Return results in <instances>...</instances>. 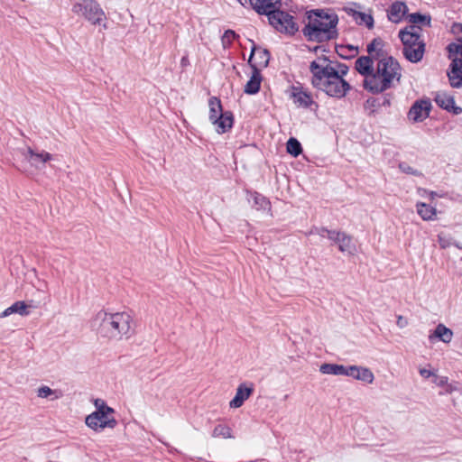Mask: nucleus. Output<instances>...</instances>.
Segmentation results:
<instances>
[{"mask_svg":"<svg viewBox=\"0 0 462 462\" xmlns=\"http://www.w3.org/2000/svg\"><path fill=\"white\" fill-rule=\"evenodd\" d=\"M312 73V84L315 88L326 92L330 97H343L349 90V84L338 77L335 68L330 66L326 58L313 60L310 66Z\"/></svg>","mask_w":462,"mask_h":462,"instance_id":"nucleus-1","label":"nucleus"},{"mask_svg":"<svg viewBox=\"0 0 462 462\" xmlns=\"http://www.w3.org/2000/svg\"><path fill=\"white\" fill-rule=\"evenodd\" d=\"M338 17L333 12L312 10L308 13V23L302 32L309 41L324 42L337 37Z\"/></svg>","mask_w":462,"mask_h":462,"instance_id":"nucleus-2","label":"nucleus"},{"mask_svg":"<svg viewBox=\"0 0 462 462\" xmlns=\"http://www.w3.org/2000/svg\"><path fill=\"white\" fill-rule=\"evenodd\" d=\"M402 69L399 62L393 57L378 60L376 70L364 79L365 89L373 94L382 93L393 88L401 79Z\"/></svg>","mask_w":462,"mask_h":462,"instance_id":"nucleus-3","label":"nucleus"},{"mask_svg":"<svg viewBox=\"0 0 462 462\" xmlns=\"http://www.w3.org/2000/svg\"><path fill=\"white\" fill-rule=\"evenodd\" d=\"M131 324L132 318L127 312L100 311L96 315L92 326L100 336L119 340L130 337Z\"/></svg>","mask_w":462,"mask_h":462,"instance_id":"nucleus-4","label":"nucleus"},{"mask_svg":"<svg viewBox=\"0 0 462 462\" xmlns=\"http://www.w3.org/2000/svg\"><path fill=\"white\" fill-rule=\"evenodd\" d=\"M420 27L410 25L399 32L403 45L402 53L412 63L419 62L425 51V44L423 40L420 39Z\"/></svg>","mask_w":462,"mask_h":462,"instance_id":"nucleus-5","label":"nucleus"},{"mask_svg":"<svg viewBox=\"0 0 462 462\" xmlns=\"http://www.w3.org/2000/svg\"><path fill=\"white\" fill-rule=\"evenodd\" d=\"M209 120L216 125L218 134H224L231 129L233 125V116L230 112H223L220 100L212 97L208 100Z\"/></svg>","mask_w":462,"mask_h":462,"instance_id":"nucleus-6","label":"nucleus"},{"mask_svg":"<svg viewBox=\"0 0 462 462\" xmlns=\"http://www.w3.org/2000/svg\"><path fill=\"white\" fill-rule=\"evenodd\" d=\"M72 12L81 14L93 24H100L106 19L104 11L94 0H81L72 7Z\"/></svg>","mask_w":462,"mask_h":462,"instance_id":"nucleus-7","label":"nucleus"},{"mask_svg":"<svg viewBox=\"0 0 462 462\" xmlns=\"http://www.w3.org/2000/svg\"><path fill=\"white\" fill-rule=\"evenodd\" d=\"M267 16L270 24L281 32L293 34L298 30L293 16L289 14L284 7L275 9Z\"/></svg>","mask_w":462,"mask_h":462,"instance_id":"nucleus-8","label":"nucleus"},{"mask_svg":"<svg viewBox=\"0 0 462 462\" xmlns=\"http://www.w3.org/2000/svg\"><path fill=\"white\" fill-rule=\"evenodd\" d=\"M85 423L91 430L99 431L105 428H115L116 420L112 417V414L95 411L86 417Z\"/></svg>","mask_w":462,"mask_h":462,"instance_id":"nucleus-9","label":"nucleus"},{"mask_svg":"<svg viewBox=\"0 0 462 462\" xmlns=\"http://www.w3.org/2000/svg\"><path fill=\"white\" fill-rule=\"evenodd\" d=\"M328 239L336 243L342 253L354 255L356 252V247L353 242L352 236H348L345 232H328Z\"/></svg>","mask_w":462,"mask_h":462,"instance_id":"nucleus-10","label":"nucleus"},{"mask_svg":"<svg viewBox=\"0 0 462 462\" xmlns=\"http://www.w3.org/2000/svg\"><path fill=\"white\" fill-rule=\"evenodd\" d=\"M24 159L34 168L38 170L43 169L45 163L52 160L53 156L48 152L40 151L36 152L32 148L28 147L27 150L23 153Z\"/></svg>","mask_w":462,"mask_h":462,"instance_id":"nucleus-11","label":"nucleus"},{"mask_svg":"<svg viewBox=\"0 0 462 462\" xmlns=\"http://www.w3.org/2000/svg\"><path fill=\"white\" fill-rule=\"evenodd\" d=\"M287 0H249L251 6L261 14H270L277 8L287 6Z\"/></svg>","mask_w":462,"mask_h":462,"instance_id":"nucleus-12","label":"nucleus"},{"mask_svg":"<svg viewBox=\"0 0 462 462\" xmlns=\"http://www.w3.org/2000/svg\"><path fill=\"white\" fill-rule=\"evenodd\" d=\"M255 51H256V48L254 46L252 48L250 58L248 60V62L251 64V66L253 68V73H252L250 79L247 81V83L245 86V92L249 95L256 94L259 91L261 81H262V76H261L259 69H257L255 65L251 63L252 59L255 53Z\"/></svg>","mask_w":462,"mask_h":462,"instance_id":"nucleus-13","label":"nucleus"},{"mask_svg":"<svg viewBox=\"0 0 462 462\" xmlns=\"http://www.w3.org/2000/svg\"><path fill=\"white\" fill-rule=\"evenodd\" d=\"M430 103L427 100L417 101L411 107L408 116L413 122H421L429 116Z\"/></svg>","mask_w":462,"mask_h":462,"instance_id":"nucleus-14","label":"nucleus"},{"mask_svg":"<svg viewBox=\"0 0 462 462\" xmlns=\"http://www.w3.org/2000/svg\"><path fill=\"white\" fill-rule=\"evenodd\" d=\"M448 77L452 88L462 87V59L453 58L448 70Z\"/></svg>","mask_w":462,"mask_h":462,"instance_id":"nucleus-15","label":"nucleus"},{"mask_svg":"<svg viewBox=\"0 0 462 462\" xmlns=\"http://www.w3.org/2000/svg\"><path fill=\"white\" fill-rule=\"evenodd\" d=\"M253 391V386H247L245 383L239 384L235 397L229 402V406L231 408H240L245 401L251 396Z\"/></svg>","mask_w":462,"mask_h":462,"instance_id":"nucleus-16","label":"nucleus"},{"mask_svg":"<svg viewBox=\"0 0 462 462\" xmlns=\"http://www.w3.org/2000/svg\"><path fill=\"white\" fill-rule=\"evenodd\" d=\"M374 60L375 59L371 56H362L356 60V69L365 77V79L374 71Z\"/></svg>","mask_w":462,"mask_h":462,"instance_id":"nucleus-17","label":"nucleus"},{"mask_svg":"<svg viewBox=\"0 0 462 462\" xmlns=\"http://www.w3.org/2000/svg\"><path fill=\"white\" fill-rule=\"evenodd\" d=\"M453 331L444 324H439L434 331L429 336L430 341L438 338L443 343H449L453 338Z\"/></svg>","mask_w":462,"mask_h":462,"instance_id":"nucleus-18","label":"nucleus"},{"mask_svg":"<svg viewBox=\"0 0 462 462\" xmlns=\"http://www.w3.org/2000/svg\"><path fill=\"white\" fill-rule=\"evenodd\" d=\"M344 10L348 15L353 17L356 23L360 25L365 24L368 28H372L374 26V19L372 15L356 11L351 7H346Z\"/></svg>","mask_w":462,"mask_h":462,"instance_id":"nucleus-19","label":"nucleus"},{"mask_svg":"<svg viewBox=\"0 0 462 462\" xmlns=\"http://www.w3.org/2000/svg\"><path fill=\"white\" fill-rule=\"evenodd\" d=\"M406 11L407 6L404 3L395 2L391 5L390 10L388 11V18L393 23H398L405 14Z\"/></svg>","mask_w":462,"mask_h":462,"instance_id":"nucleus-20","label":"nucleus"},{"mask_svg":"<svg viewBox=\"0 0 462 462\" xmlns=\"http://www.w3.org/2000/svg\"><path fill=\"white\" fill-rule=\"evenodd\" d=\"M416 209H417L418 215L424 221H430V220H434L436 218L437 209L434 207H431L423 202H418L416 204Z\"/></svg>","mask_w":462,"mask_h":462,"instance_id":"nucleus-21","label":"nucleus"},{"mask_svg":"<svg viewBox=\"0 0 462 462\" xmlns=\"http://www.w3.org/2000/svg\"><path fill=\"white\" fill-rule=\"evenodd\" d=\"M28 305L24 301H16L7 309H5L1 314L0 318H5L12 314L17 313L22 316H26L29 314Z\"/></svg>","mask_w":462,"mask_h":462,"instance_id":"nucleus-22","label":"nucleus"},{"mask_svg":"<svg viewBox=\"0 0 462 462\" xmlns=\"http://www.w3.org/2000/svg\"><path fill=\"white\" fill-rule=\"evenodd\" d=\"M383 47V42L379 38H375L367 45V52L369 53V56L374 58L375 60H380L384 58Z\"/></svg>","mask_w":462,"mask_h":462,"instance_id":"nucleus-23","label":"nucleus"},{"mask_svg":"<svg viewBox=\"0 0 462 462\" xmlns=\"http://www.w3.org/2000/svg\"><path fill=\"white\" fill-rule=\"evenodd\" d=\"M37 397L41 399H49L51 401H55L62 396V393L60 390H53L47 385H42L36 391Z\"/></svg>","mask_w":462,"mask_h":462,"instance_id":"nucleus-24","label":"nucleus"},{"mask_svg":"<svg viewBox=\"0 0 462 462\" xmlns=\"http://www.w3.org/2000/svg\"><path fill=\"white\" fill-rule=\"evenodd\" d=\"M319 371L324 374L345 375L346 366L337 364H322Z\"/></svg>","mask_w":462,"mask_h":462,"instance_id":"nucleus-25","label":"nucleus"},{"mask_svg":"<svg viewBox=\"0 0 462 462\" xmlns=\"http://www.w3.org/2000/svg\"><path fill=\"white\" fill-rule=\"evenodd\" d=\"M435 102L438 106L448 111H451V108L454 107L455 105L454 97L446 93H438L435 97Z\"/></svg>","mask_w":462,"mask_h":462,"instance_id":"nucleus-26","label":"nucleus"},{"mask_svg":"<svg viewBox=\"0 0 462 462\" xmlns=\"http://www.w3.org/2000/svg\"><path fill=\"white\" fill-rule=\"evenodd\" d=\"M294 103L299 106L309 107L312 103L311 97L303 91H295L292 93Z\"/></svg>","mask_w":462,"mask_h":462,"instance_id":"nucleus-27","label":"nucleus"},{"mask_svg":"<svg viewBox=\"0 0 462 462\" xmlns=\"http://www.w3.org/2000/svg\"><path fill=\"white\" fill-rule=\"evenodd\" d=\"M212 437L213 438L222 437L225 439L234 438V436L232 434L231 428L226 425H222V424H218L214 428L213 432H212Z\"/></svg>","mask_w":462,"mask_h":462,"instance_id":"nucleus-28","label":"nucleus"},{"mask_svg":"<svg viewBox=\"0 0 462 462\" xmlns=\"http://www.w3.org/2000/svg\"><path fill=\"white\" fill-rule=\"evenodd\" d=\"M287 152L293 157L299 156L302 152L300 143L297 139L291 137L287 142Z\"/></svg>","mask_w":462,"mask_h":462,"instance_id":"nucleus-29","label":"nucleus"},{"mask_svg":"<svg viewBox=\"0 0 462 462\" xmlns=\"http://www.w3.org/2000/svg\"><path fill=\"white\" fill-rule=\"evenodd\" d=\"M410 22L412 23L411 25H416L420 27V24H427L429 25L430 23V17L428 15H423L419 13L411 14Z\"/></svg>","mask_w":462,"mask_h":462,"instance_id":"nucleus-30","label":"nucleus"},{"mask_svg":"<svg viewBox=\"0 0 462 462\" xmlns=\"http://www.w3.org/2000/svg\"><path fill=\"white\" fill-rule=\"evenodd\" d=\"M374 379L373 372L366 367H359V374L356 375V380L372 383Z\"/></svg>","mask_w":462,"mask_h":462,"instance_id":"nucleus-31","label":"nucleus"},{"mask_svg":"<svg viewBox=\"0 0 462 462\" xmlns=\"http://www.w3.org/2000/svg\"><path fill=\"white\" fill-rule=\"evenodd\" d=\"M236 36L233 30H226L221 38L222 46L225 49L228 48Z\"/></svg>","mask_w":462,"mask_h":462,"instance_id":"nucleus-32","label":"nucleus"},{"mask_svg":"<svg viewBox=\"0 0 462 462\" xmlns=\"http://www.w3.org/2000/svg\"><path fill=\"white\" fill-rule=\"evenodd\" d=\"M94 404L97 409L96 411H104L105 413H109V414L114 413V410L112 408L108 407L106 405V403L105 402V401H103L101 399H96L94 402Z\"/></svg>","mask_w":462,"mask_h":462,"instance_id":"nucleus-33","label":"nucleus"},{"mask_svg":"<svg viewBox=\"0 0 462 462\" xmlns=\"http://www.w3.org/2000/svg\"><path fill=\"white\" fill-rule=\"evenodd\" d=\"M448 51L449 53V59L455 58V55L460 54L462 51V43H450L448 45Z\"/></svg>","mask_w":462,"mask_h":462,"instance_id":"nucleus-34","label":"nucleus"},{"mask_svg":"<svg viewBox=\"0 0 462 462\" xmlns=\"http://www.w3.org/2000/svg\"><path fill=\"white\" fill-rule=\"evenodd\" d=\"M438 240L441 248H447L451 245V238L443 233L438 236Z\"/></svg>","mask_w":462,"mask_h":462,"instance_id":"nucleus-35","label":"nucleus"},{"mask_svg":"<svg viewBox=\"0 0 462 462\" xmlns=\"http://www.w3.org/2000/svg\"><path fill=\"white\" fill-rule=\"evenodd\" d=\"M359 367L357 365L346 366L345 376H349L356 379V375L359 374Z\"/></svg>","mask_w":462,"mask_h":462,"instance_id":"nucleus-36","label":"nucleus"},{"mask_svg":"<svg viewBox=\"0 0 462 462\" xmlns=\"http://www.w3.org/2000/svg\"><path fill=\"white\" fill-rule=\"evenodd\" d=\"M332 230H328L327 228L321 227H314L310 231V235L317 234L320 236L321 237L327 236L328 238V232H331Z\"/></svg>","mask_w":462,"mask_h":462,"instance_id":"nucleus-37","label":"nucleus"},{"mask_svg":"<svg viewBox=\"0 0 462 462\" xmlns=\"http://www.w3.org/2000/svg\"><path fill=\"white\" fill-rule=\"evenodd\" d=\"M399 168L402 172L411 175H419V172L416 170H413L411 166H409L406 163H400Z\"/></svg>","mask_w":462,"mask_h":462,"instance_id":"nucleus-38","label":"nucleus"},{"mask_svg":"<svg viewBox=\"0 0 462 462\" xmlns=\"http://www.w3.org/2000/svg\"><path fill=\"white\" fill-rule=\"evenodd\" d=\"M433 383L438 386L448 385V377L439 376V375L435 374L433 377Z\"/></svg>","mask_w":462,"mask_h":462,"instance_id":"nucleus-39","label":"nucleus"},{"mask_svg":"<svg viewBox=\"0 0 462 462\" xmlns=\"http://www.w3.org/2000/svg\"><path fill=\"white\" fill-rule=\"evenodd\" d=\"M347 71H348V68H347V66H346V65H345V64H339V65H338V69H335V72H336V73L338 75V77H340L341 79H343V77H344L345 75H346Z\"/></svg>","mask_w":462,"mask_h":462,"instance_id":"nucleus-40","label":"nucleus"},{"mask_svg":"<svg viewBox=\"0 0 462 462\" xmlns=\"http://www.w3.org/2000/svg\"><path fill=\"white\" fill-rule=\"evenodd\" d=\"M419 373H420V376L425 379H428L430 377H434V375L436 374L434 372H432L427 368H420Z\"/></svg>","mask_w":462,"mask_h":462,"instance_id":"nucleus-41","label":"nucleus"},{"mask_svg":"<svg viewBox=\"0 0 462 462\" xmlns=\"http://www.w3.org/2000/svg\"><path fill=\"white\" fill-rule=\"evenodd\" d=\"M396 324L400 328H403L408 326V319L402 315H399L397 317Z\"/></svg>","mask_w":462,"mask_h":462,"instance_id":"nucleus-42","label":"nucleus"},{"mask_svg":"<svg viewBox=\"0 0 462 462\" xmlns=\"http://www.w3.org/2000/svg\"><path fill=\"white\" fill-rule=\"evenodd\" d=\"M452 32L457 34V35H460L462 34V23H455L452 27ZM459 42H462V38L461 37H458L457 39Z\"/></svg>","mask_w":462,"mask_h":462,"instance_id":"nucleus-43","label":"nucleus"},{"mask_svg":"<svg viewBox=\"0 0 462 462\" xmlns=\"http://www.w3.org/2000/svg\"><path fill=\"white\" fill-rule=\"evenodd\" d=\"M261 58H263V61L260 62V64H263L266 66L269 61V52L266 50L260 51Z\"/></svg>","mask_w":462,"mask_h":462,"instance_id":"nucleus-44","label":"nucleus"},{"mask_svg":"<svg viewBox=\"0 0 462 462\" xmlns=\"http://www.w3.org/2000/svg\"><path fill=\"white\" fill-rule=\"evenodd\" d=\"M255 203L260 204L262 207H263L267 204V201L264 197L257 195L255 197Z\"/></svg>","mask_w":462,"mask_h":462,"instance_id":"nucleus-45","label":"nucleus"},{"mask_svg":"<svg viewBox=\"0 0 462 462\" xmlns=\"http://www.w3.org/2000/svg\"><path fill=\"white\" fill-rule=\"evenodd\" d=\"M451 111H453V113L455 115H459L461 112H462V108L461 107H458V106H456L454 105V107L451 108Z\"/></svg>","mask_w":462,"mask_h":462,"instance_id":"nucleus-46","label":"nucleus"},{"mask_svg":"<svg viewBox=\"0 0 462 462\" xmlns=\"http://www.w3.org/2000/svg\"><path fill=\"white\" fill-rule=\"evenodd\" d=\"M189 63V60L187 57H183L180 60L181 66H186Z\"/></svg>","mask_w":462,"mask_h":462,"instance_id":"nucleus-47","label":"nucleus"},{"mask_svg":"<svg viewBox=\"0 0 462 462\" xmlns=\"http://www.w3.org/2000/svg\"><path fill=\"white\" fill-rule=\"evenodd\" d=\"M237 1H238V2L241 4V5H243V6H245V4L247 3V0H237Z\"/></svg>","mask_w":462,"mask_h":462,"instance_id":"nucleus-48","label":"nucleus"},{"mask_svg":"<svg viewBox=\"0 0 462 462\" xmlns=\"http://www.w3.org/2000/svg\"><path fill=\"white\" fill-rule=\"evenodd\" d=\"M435 196H436V193H435V192L431 191V192L430 193V199H433L435 198Z\"/></svg>","mask_w":462,"mask_h":462,"instance_id":"nucleus-49","label":"nucleus"},{"mask_svg":"<svg viewBox=\"0 0 462 462\" xmlns=\"http://www.w3.org/2000/svg\"><path fill=\"white\" fill-rule=\"evenodd\" d=\"M447 391H448V392H451V391H452V389H451V386H450V385H448V390H447Z\"/></svg>","mask_w":462,"mask_h":462,"instance_id":"nucleus-50","label":"nucleus"}]
</instances>
